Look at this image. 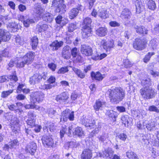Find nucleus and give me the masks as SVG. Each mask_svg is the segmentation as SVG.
Listing matches in <instances>:
<instances>
[{
	"label": "nucleus",
	"instance_id": "obj_1",
	"mask_svg": "<svg viewBox=\"0 0 159 159\" xmlns=\"http://www.w3.org/2000/svg\"><path fill=\"white\" fill-rule=\"evenodd\" d=\"M109 96L111 102L118 103L125 97V91L120 88H116L109 91Z\"/></svg>",
	"mask_w": 159,
	"mask_h": 159
},
{
	"label": "nucleus",
	"instance_id": "obj_2",
	"mask_svg": "<svg viewBox=\"0 0 159 159\" xmlns=\"http://www.w3.org/2000/svg\"><path fill=\"white\" fill-rule=\"evenodd\" d=\"M92 20L89 17L85 18L82 24V36L84 38H86L91 34V23Z\"/></svg>",
	"mask_w": 159,
	"mask_h": 159
},
{
	"label": "nucleus",
	"instance_id": "obj_3",
	"mask_svg": "<svg viewBox=\"0 0 159 159\" xmlns=\"http://www.w3.org/2000/svg\"><path fill=\"white\" fill-rule=\"evenodd\" d=\"M139 92L142 97L145 100L153 98L157 94V91L154 89L149 87L142 88Z\"/></svg>",
	"mask_w": 159,
	"mask_h": 159
},
{
	"label": "nucleus",
	"instance_id": "obj_4",
	"mask_svg": "<svg viewBox=\"0 0 159 159\" xmlns=\"http://www.w3.org/2000/svg\"><path fill=\"white\" fill-rule=\"evenodd\" d=\"M147 43V41L144 38H137L133 42V47L137 50H142L146 48Z\"/></svg>",
	"mask_w": 159,
	"mask_h": 159
},
{
	"label": "nucleus",
	"instance_id": "obj_5",
	"mask_svg": "<svg viewBox=\"0 0 159 159\" xmlns=\"http://www.w3.org/2000/svg\"><path fill=\"white\" fill-rule=\"evenodd\" d=\"M52 7H56V12L60 13L61 14L64 13L66 11L65 8L66 6L63 3L62 0H53Z\"/></svg>",
	"mask_w": 159,
	"mask_h": 159
},
{
	"label": "nucleus",
	"instance_id": "obj_6",
	"mask_svg": "<svg viewBox=\"0 0 159 159\" xmlns=\"http://www.w3.org/2000/svg\"><path fill=\"white\" fill-rule=\"evenodd\" d=\"M44 95V94L40 91L32 92L30 95L31 101L34 103L36 102L40 103L43 100Z\"/></svg>",
	"mask_w": 159,
	"mask_h": 159
},
{
	"label": "nucleus",
	"instance_id": "obj_7",
	"mask_svg": "<svg viewBox=\"0 0 159 159\" xmlns=\"http://www.w3.org/2000/svg\"><path fill=\"white\" fill-rule=\"evenodd\" d=\"M74 112H71L70 110L66 109L62 113L60 118L61 121L65 122L68 119L72 121L74 120Z\"/></svg>",
	"mask_w": 159,
	"mask_h": 159
},
{
	"label": "nucleus",
	"instance_id": "obj_8",
	"mask_svg": "<svg viewBox=\"0 0 159 159\" xmlns=\"http://www.w3.org/2000/svg\"><path fill=\"white\" fill-rule=\"evenodd\" d=\"M42 143L43 146L46 148H53L54 142L53 139L50 136L45 135L42 138Z\"/></svg>",
	"mask_w": 159,
	"mask_h": 159
},
{
	"label": "nucleus",
	"instance_id": "obj_9",
	"mask_svg": "<svg viewBox=\"0 0 159 159\" xmlns=\"http://www.w3.org/2000/svg\"><path fill=\"white\" fill-rule=\"evenodd\" d=\"M101 45L106 52H110L114 47V41L113 40L106 41L105 40H102Z\"/></svg>",
	"mask_w": 159,
	"mask_h": 159
},
{
	"label": "nucleus",
	"instance_id": "obj_10",
	"mask_svg": "<svg viewBox=\"0 0 159 159\" xmlns=\"http://www.w3.org/2000/svg\"><path fill=\"white\" fill-rule=\"evenodd\" d=\"M37 149L36 143L34 142L28 143L25 147V151L27 152L30 153L31 155H34Z\"/></svg>",
	"mask_w": 159,
	"mask_h": 159
},
{
	"label": "nucleus",
	"instance_id": "obj_11",
	"mask_svg": "<svg viewBox=\"0 0 159 159\" xmlns=\"http://www.w3.org/2000/svg\"><path fill=\"white\" fill-rule=\"evenodd\" d=\"M10 38V33L6 30L0 29V43L2 41L6 42Z\"/></svg>",
	"mask_w": 159,
	"mask_h": 159
},
{
	"label": "nucleus",
	"instance_id": "obj_12",
	"mask_svg": "<svg viewBox=\"0 0 159 159\" xmlns=\"http://www.w3.org/2000/svg\"><path fill=\"white\" fill-rule=\"evenodd\" d=\"M83 7L81 5L78 4L76 8L72 9L69 13L70 18L72 19L76 17L78 15L79 11H81Z\"/></svg>",
	"mask_w": 159,
	"mask_h": 159
},
{
	"label": "nucleus",
	"instance_id": "obj_13",
	"mask_svg": "<svg viewBox=\"0 0 159 159\" xmlns=\"http://www.w3.org/2000/svg\"><path fill=\"white\" fill-rule=\"evenodd\" d=\"M35 56L34 52H29L23 57V59L25 60L27 63V65L30 64L34 61Z\"/></svg>",
	"mask_w": 159,
	"mask_h": 159
},
{
	"label": "nucleus",
	"instance_id": "obj_14",
	"mask_svg": "<svg viewBox=\"0 0 159 159\" xmlns=\"http://www.w3.org/2000/svg\"><path fill=\"white\" fill-rule=\"evenodd\" d=\"M41 77L40 74L35 73L30 78L29 82L31 84L33 85L38 84L41 80Z\"/></svg>",
	"mask_w": 159,
	"mask_h": 159
},
{
	"label": "nucleus",
	"instance_id": "obj_15",
	"mask_svg": "<svg viewBox=\"0 0 159 159\" xmlns=\"http://www.w3.org/2000/svg\"><path fill=\"white\" fill-rule=\"evenodd\" d=\"M81 53L87 56H90L92 55L93 50L91 47L86 45H82L81 48Z\"/></svg>",
	"mask_w": 159,
	"mask_h": 159
},
{
	"label": "nucleus",
	"instance_id": "obj_16",
	"mask_svg": "<svg viewBox=\"0 0 159 159\" xmlns=\"http://www.w3.org/2000/svg\"><path fill=\"white\" fill-rule=\"evenodd\" d=\"M92 157V151L89 149H85L82 152L81 158V159H91Z\"/></svg>",
	"mask_w": 159,
	"mask_h": 159
},
{
	"label": "nucleus",
	"instance_id": "obj_17",
	"mask_svg": "<svg viewBox=\"0 0 159 159\" xmlns=\"http://www.w3.org/2000/svg\"><path fill=\"white\" fill-rule=\"evenodd\" d=\"M71 48L68 46H65L63 48L61 52L62 57L66 59H69L70 58V55L69 52Z\"/></svg>",
	"mask_w": 159,
	"mask_h": 159
},
{
	"label": "nucleus",
	"instance_id": "obj_18",
	"mask_svg": "<svg viewBox=\"0 0 159 159\" xmlns=\"http://www.w3.org/2000/svg\"><path fill=\"white\" fill-rule=\"evenodd\" d=\"M134 28L136 32L140 34H142L144 35L147 34L148 30L143 26H138L135 25Z\"/></svg>",
	"mask_w": 159,
	"mask_h": 159
},
{
	"label": "nucleus",
	"instance_id": "obj_19",
	"mask_svg": "<svg viewBox=\"0 0 159 159\" xmlns=\"http://www.w3.org/2000/svg\"><path fill=\"white\" fill-rule=\"evenodd\" d=\"M91 76L93 80L101 81L104 78L105 75L104 74L102 75L99 72L95 73L93 71L91 73Z\"/></svg>",
	"mask_w": 159,
	"mask_h": 159
},
{
	"label": "nucleus",
	"instance_id": "obj_20",
	"mask_svg": "<svg viewBox=\"0 0 159 159\" xmlns=\"http://www.w3.org/2000/svg\"><path fill=\"white\" fill-rule=\"evenodd\" d=\"M63 43L62 41H58L57 40H56L50 45V46L52 48L53 50L56 51L63 45Z\"/></svg>",
	"mask_w": 159,
	"mask_h": 159
},
{
	"label": "nucleus",
	"instance_id": "obj_21",
	"mask_svg": "<svg viewBox=\"0 0 159 159\" xmlns=\"http://www.w3.org/2000/svg\"><path fill=\"white\" fill-rule=\"evenodd\" d=\"M82 122L85 127H89L90 129L94 128V124L95 123L94 120H92L91 118L89 119L85 118L84 119Z\"/></svg>",
	"mask_w": 159,
	"mask_h": 159
},
{
	"label": "nucleus",
	"instance_id": "obj_22",
	"mask_svg": "<svg viewBox=\"0 0 159 159\" xmlns=\"http://www.w3.org/2000/svg\"><path fill=\"white\" fill-rule=\"evenodd\" d=\"M114 152L112 149L111 148H108L105 150L103 152V155L101 156L100 155V157H108L109 158H111L113 156Z\"/></svg>",
	"mask_w": 159,
	"mask_h": 159
},
{
	"label": "nucleus",
	"instance_id": "obj_23",
	"mask_svg": "<svg viewBox=\"0 0 159 159\" xmlns=\"http://www.w3.org/2000/svg\"><path fill=\"white\" fill-rule=\"evenodd\" d=\"M105 102L103 101L100 100L99 99L96 101L94 106L93 107L94 109L96 111H98L101 108L105 105Z\"/></svg>",
	"mask_w": 159,
	"mask_h": 159
},
{
	"label": "nucleus",
	"instance_id": "obj_24",
	"mask_svg": "<svg viewBox=\"0 0 159 159\" xmlns=\"http://www.w3.org/2000/svg\"><path fill=\"white\" fill-rule=\"evenodd\" d=\"M107 32V30L105 27H100L96 30V34L99 36H105Z\"/></svg>",
	"mask_w": 159,
	"mask_h": 159
},
{
	"label": "nucleus",
	"instance_id": "obj_25",
	"mask_svg": "<svg viewBox=\"0 0 159 159\" xmlns=\"http://www.w3.org/2000/svg\"><path fill=\"white\" fill-rule=\"evenodd\" d=\"M109 136L108 133H104L98 137L99 142L102 143H104L107 142L109 138Z\"/></svg>",
	"mask_w": 159,
	"mask_h": 159
},
{
	"label": "nucleus",
	"instance_id": "obj_26",
	"mask_svg": "<svg viewBox=\"0 0 159 159\" xmlns=\"http://www.w3.org/2000/svg\"><path fill=\"white\" fill-rule=\"evenodd\" d=\"M136 7V12L140 13L143 9V6L141 0H136L135 2Z\"/></svg>",
	"mask_w": 159,
	"mask_h": 159
},
{
	"label": "nucleus",
	"instance_id": "obj_27",
	"mask_svg": "<svg viewBox=\"0 0 159 159\" xmlns=\"http://www.w3.org/2000/svg\"><path fill=\"white\" fill-rule=\"evenodd\" d=\"M131 15V12L128 9H124L122 11L121 15V17L125 20L127 19L130 17Z\"/></svg>",
	"mask_w": 159,
	"mask_h": 159
},
{
	"label": "nucleus",
	"instance_id": "obj_28",
	"mask_svg": "<svg viewBox=\"0 0 159 159\" xmlns=\"http://www.w3.org/2000/svg\"><path fill=\"white\" fill-rule=\"evenodd\" d=\"M48 28V25L46 24H42L41 22H39L37 26V29L40 32L47 30Z\"/></svg>",
	"mask_w": 159,
	"mask_h": 159
},
{
	"label": "nucleus",
	"instance_id": "obj_29",
	"mask_svg": "<svg viewBox=\"0 0 159 159\" xmlns=\"http://www.w3.org/2000/svg\"><path fill=\"white\" fill-rule=\"evenodd\" d=\"M42 19L43 20L50 23L53 20V16L51 13H47L43 16Z\"/></svg>",
	"mask_w": 159,
	"mask_h": 159
},
{
	"label": "nucleus",
	"instance_id": "obj_30",
	"mask_svg": "<svg viewBox=\"0 0 159 159\" xmlns=\"http://www.w3.org/2000/svg\"><path fill=\"white\" fill-rule=\"evenodd\" d=\"M98 16L102 19H105L108 17V12L107 10L100 9L98 11Z\"/></svg>",
	"mask_w": 159,
	"mask_h": 159
},
{
	"label": "nucleus",
	"instance_id": "obj_31",
	"mask_svg": "<svg viewBox=\"0 0 159 159\" xmlns=\"http://www.w3.org/2000/svg\"><path fill=\"white\" fill-rule=\"evenodd\" d=\"M73 133L74 135H76L79 137H82L84 135V131L80 127L76 128Z\"/></svg>",
	"mask_w": 159,
	"mask_h": 159
},
{
	"label": "nucleus",
	"instance_id": "obj_32",
	"mask_svg": "<svg viewBox=\"0 0 159 159\" xmlns=\"http://www.w3.org/2000/svg\"><path fill=\"white\" fill-rule=\"evenodd\" d=\"M34 8L36 13L39 16H41V14L44 12V10L42 8L40 4L37 3L35 4Z\"/></svg>",
	"mask_w": 159,
	"mask_h": 159
},
{
	"label": "nucleus",
	"instance_id": "obj_33",
	"mask_svg": "<svg viewBox=\"0 0 159 159\" xmlns=\"http://www.w3.org/2000/svg\"><path fill=\"white\" fill-rule=\"evenodd\" d=\"M72 69L79 77L83 79L85 77V74L83 72L80 70L75 67H73Z\"/></svg>",
	"mask_w": 159,
	"mask_h": 159
},
{
	"label": "nucleus",
	"instance_id": "obj_34",
	"mask_svg": "<svg viewBox=\"0 0 159 159\" xmlns=\"http://www.w3.org/2000/svg\"><path fill=\"white\" fill-rule=\"evenodd\" d=\"M22 104L20 102H17L16 104H12L11 105H9L8 106V108L11 110L13 111H19L20 110H19V108L18 107L19 105H22Z\"/></svg>",
	"mask_w": 159,
	"mask_h": 159
},
{
	"label": "nucleus",
	"instance_id": "obj_35",
	"mask_svg": "<svg viewBox=\"0 0 159 159\" xmlns=\"http://www.w3.org/2000/svg\"><path fill=\"white\" fill-rule=\"evenodd\" d=\"M127 157L130 159H139L137 154L131 151H129L126 152Z\"/></svg>",
	"mask_w": 159,
	"mask_h": 159
},
{
	"label": "nucleus",
	"instance_id": "obj_36",
	"mask_svg": "<svg viewBox=\"0 0 159 159\" xmlns=\"http://www.w3.org/2000/svg\"><path fill=\"white\" fill-rule=\"evenodd\" d=\"M34 20L31 18L28 19H24L23 24L24 26L26 27H28L30 25L34 23Z\"/></svg>",
	"mask_w": 159,
	"mask_h": 159
},
{
	"label": "nucleus",
	"instance_id": "obj_37",
	"mask_svg": "<svg viewBox=\"0 0 159 159\" xmlns=\"http://www.w3.org/2000/svg\"><path fill=\"white\" fill-rule=\"evenodd\" d=\"M31 44L32 49L35 50L37 48L38 43V39L37 36H34L31 39Z\"/></svg>",
	"mask_w": 159,
	"mask_h": 159
},
{
	"label": "nucleus",
	"instance_id": "obj_38",
	"mask_svg": "<svg viewBox=\"0 0 159 159\" xmlns=\"http://www.w3.org/2000/svg\"><path fill=\"white\" fill-rule=\"evenodd\" d=\"M141 83L142 85L145 86V87H148L151 84L150 79L148 78L142 80Z\"/></svg>",
	"mask_w": 159,
	"mask_h": 159
},
{
	"label": "nucleus",
	"instance_id": "obj_39",
	"mask_svg": "<svg viewBox=\"0 0 159 159\" xmlns=\"http://www.w3.org/2000/svg\"><path fill=\"white\" fill-rule=\"evenodd\" d=\"M148 8L152 10H154L156 7L155 2L152 0H150L148 1Z\"/></svg>",
	"mask_w": 159,
	"mask_h": 159
},
{
	"label": "nucleus",
	"instance_id": "obj_40",
	"mask_svg": "<svg viewBox=\"0 0 159 159\" xmlns=\"http://www.w3.org/2000/svg\"><path fill=\"white\" fill-rule=\"evenodd\" d=\"M63 17L61 16H58L56 18V20L57 23L58 24H62L63 25H64L67 22V20H66V21L64 22V20L63 19Z\"/></svg>",
	"mask_w": 159,
	"mask_h": 159
},
{
	"label": "nucleus",
	"instance_id": "obj_41",
	"mask_svg": "<svg viewBox=\"0 0 159 159\" xmlns=\"http://www.w3.org/2000/svg\"><path fill=\"white\" fill-rule=\"evenodd\" d=\"M129 118L127 115H124L122 116L121 118V120L122 122L124 125L125 126H128V124L129 123Z\"/></svg>",
	"mask_w": 159,
	"mask_h": 159
},
{
	"label": "nucleus",
	"instance_id": "obj_42",
	"mask_svg": "<svg viewBox=\"0 0 159 159\" xmlns=\"http://www.w3.org/2000/svg\"><path fill=\"white\" fill-rule=\"evenodd\" d=\"M155 53L153 52H148L143 58V61L145 63H147L150 60L151 57Z\"/></svg>",
	"mask_w": 159,
	"mask_h": 159
},
{
	"label": "nucleus",
	"instance_id": "obj_43",
	"mask_svg": "<svg viewBox=\"0 0 159 159\" xmlns=\"http://www.w3.org/2000/svg\"><path fill=\"white\" fill-rule=\"evenodd\" d=\"M123 65L125 67L127 68H129L132 66V63L128 59L124 60Z\"/></svg>",
	"mask_w": 159,
	"mask_h": 159
},
{
	"label": "nucleus",
	"instance_id": "obj_44",
	"mask_svg": "<svg viewBox=\"0 0 159 159\" xmlns=\"http://www.w3.org/2000/svg\"><path fill=\"white\" fill-rule=\"evenodd\" d=\"M13 92V90L3 91L2 93L1 97L3 98H6Z\"/></svg>",
	"mask_w": 159,
	"mask_h": 159
},
{
	"label": "nucleus",
	"instance_id": "obj_45",
	"mask_svg": "<svg viewBox=\"0 0 159 159\" xmlns=\"http://www.w3.org/2000/svg\"><path fill=\"white\" fill-rule=\"evenodd\" d=\"M7 78L9 79L14 80L15 82L18 80L17 77L16 75L15 71H14V73H13V75H8Z\"/></svg>",
	"mask_w": 159,
	"mask_h": 159
},
{
	"label": "nucleus",
	"instance_id": "obj_46",
	"mask_svg": "<svg viewBox=\"0 0 159 159\" xmlns=\"http://www.w3.org/2000/svg\"><path fill=\"white\" fill-rule=\"evenodd\" d=\"M149 45L152 47L153 49L156 48L157 46L156 39H152L150 42Z\"/></svg>",
	"mask_w": 159,
	"mask_h": 159
},
{
	"label": "nucleus",
	"instance_id": "obj_47",
	"mask_svg": "<svg viewBox=\"0 0 159 159\" xmlns=\"http://www.w3.org/2000/svg\"><path fill=\"white\" fill-rule=\"evenodd\" d=\"M76 25L74 24L71 23L68 26V31L69 32H72L76 29Z\"/></svg>",
	"mask_w": 159,
	"mask_h": 159
},
{
	"label": "nucleus",
	"instance_id": "obj_48",
	"mask_svg": "<svg viewBox=\"0 0 159 159\" xmlns=\"http://www.w3.org/2000/svg\"><path fill=\"white\" fill-rule=\"evenodd\" d=\"M49 116L51 118H53L56 115L57 112L55 110L50 109L48 111Z\"/></svg>",
	"mask_w": 159,
	"mask_h": 159
},
{
	"label": "nucleus",
	"instance_id": "obj_49",
	"mask_svg": "<svg viewBox=\"0 0 159 159\" xmlns=\"http://www.w3.org/2000/svg\"><path fill=\"white\" fill-rule=\"evenodd\" d=\"M27 116L28 119H34L36 115L34 111H30L28 113Z\"/></svg>",
	"mask_w": 159,
	"mask_h": 159
},
{
	"label": "nucleus",
	"instance_id": "obj_50",
	"mask_svg": "<svg viewBox=\"0 0 159 159\" xmlns=\"http://www.w3.org/2000/svg\"><path fill=\"white\" fill-rule=\"evenodd\" d=\"M7 27L8 28H17L18 25L17 23L15 22H10L7 24Z\"/></svg>",
	"mask_w": 159,
	"mask_h": 159
},
{
	"label": "nucleus",
	"instance_id": "obj_51",
	"mask_svg": "<svg viewBox=\"0 0 159 159\" xmlns=\"http://www.w3.org/2000/svg\"><path fill=\"white\" fill-rule=\"evenodd\" d=\"M67 129L66 125H64L62 127V129H61L60 132V135L61 138H62L64 137V134L66 133Z\"/></svg>",
	"mask_w": 159,
	"mask_h": 159
},
{
	"label": "nucleus",
	"instance_id": "obj_52",
	"mask_svg": "<svg viewBox=\"0 0 159 159\" xmlns=\"http://www.w3.org/2000/svg\"><path fill=\"white\" fill-rule=\"evenodd\" d=\"M148 110L151 111L155 112L156 113H159V109L154 105L151 106L149 107Z\"/></svg>",
	"mask_w": 159,
	"mask_h": 159
},
{
	"label": "nucleus",
	"instance_id": "obj_53",
	"mask_svg": "<svg viewBox=\"0 0 159 159\" xmlns=\"http://www.w3.org/2000/svg\"><path fill=\"white\" fill-rule=\"evenodd\" d=\"M68 70H69L67 67H62L61 68L58 70L57 72V73L58 74H64V73L68 72Z\"/></svg>",
	"mask_w": 159,
	"mask_h": 159
},
{
	"label": "nucleus",
	"instance_id": "obj_54",
	"mask_svg": "<svg viewBox=\"0 0 159 159\" xmlns=\"http://www.w3.org/2000/svg\"><path fill=\"white\" fill-rule=\"evenodd\" d=\"M27 124L31 127L36 126L35 125V120L34 119H28L27 121Z\"/></svg>",
	"mask_w": 159,
	"mask_h": 159
},
{
	"label": "nucleus",
	"instance_id": "obj_55",
	"mask_svg": "<svg viewBox=\"0 0 159 159\" xmlns=\"http://www.w3.org/2000/svg\"><path fill=\"white\" fill-rule=\"evenodd\" d=\"M22 60L21 61L17 63L16 66L18 67H23L25 65L27 64V63L26 61H25V60L23 59V58H22Z\"/></svg>",
	"mask_w": 159,
	"mask_h": 159
},
{
	"label": "nucleus",
	"instance_id": "obj_56",
	"mask_svg": "<svg viewBox=\"0 0 159 159\" xmlns=\"http://www.w3.org/2000/svg\"><path fill=\"white\" fill-rule=\"evenodd\" d=\"M155 127V123L154 122H151L146 125V127L148 130L150 131H151L152 129Z\"/></svg>",
	"mask_w": 159,
	"mask_h": 159
},
{
	"label": "nucleus",
	"instance_id": "obj_57",
	"mask_svg": "<svg viewBox=\"0 0 159 159\" xmlns=\"http://www.w3.org/2000/svg\"><path fill=\"white\" fill-rule=\"evenodd\" d=\"M16 42L17 45H21L23 43V40L19 36H17L16 38Z\"/></svg>",
	"mask_w": 159,
	"mask_h": 159
},
{
	"label": "nucleus",
	"instance_id": "obj_58",
	"mask_svg": "<svg viewBox=\"0 0 159 159\" xmlns=\"http://www.w3.org/2000/svg\"><path fill=\"white\" fill-rule=\"evenodd\" d=\"M78 49L76 48H73L71 50V54L73 57H75L77 56Z\"/></svg>",
	"mask_w": 159,
	"mask_h": 159
},
{
	"label": "nucleus",
	"instance_id": "obj_59",
	"mask_svg": "<svg viewBox=\"0 0 159 159\" xmlns=\"http://www.w3.org/2000/svg\"><path fill=\"white\" fill-rule=\"evenodd\" d=\"M114 112L112 110L107 111L106 114L110 117L114 118L115 119L116 116L114 115Z\"/></svg>",
	"mask_w": 159,
	"mask_h": 159
},
{
	"label": "nucleus",
	"instance_id": "obj_60",
	"mask_svg": "<svg viewBox=\"0 0 159 159\" xmlns=\"http://www.w3.org/2000/svg\"><path fill=\"white\" fill-rule=\"evenodd\" d=\"M48 66L53 71H55L57 67L56 65L53 63H49Z\"/></svg>",
	"mask_w": 159,
	"mask_h": 159
},
{
	"label": "nucleus",
	"instance_id": "obj_61",
	"mask_svg": "<svg viewBox=\"0 0 159 159\" xmlns=\"http://www.w3.org/2000/svg\"><path fill=\"white\" fill-rule=\"evenodd\" d=\"M18 142V141L17 140H14L10 142L9 144L10 146V149L15 148V146H16Z\"/></svg>",
	"mask_w": 159,
	"mask_h": 159
},
{
	"label": "nucleus",
	"instance_id": "obj_62",
	"mask_svg": "<svg viewBox=\"0 0 159 159\" xmlns=\"http://www.w3.org/2000/svg\"><path fill=\"white\" fill-rule=\"evenodd\" d=\"M92 58L94 60H96L99 59V54L96 51L94 52V53H92Z\"/></svg>",
	"mask_w": 159,
	"mask_h": 159
},
{
	"label": "nucleus",
	"instance_id": "obj_63",
	"mask_svg": "<svg viewBox=\"0 0 159 159\" xmlns=\"http://www.w3.org/2000/svg\"><path fill=\"white\" fill-rule=\"evenodd\" d=\"M73 141H70V142H67L65 144V148L68 150L70 148H73Z\"/></svg>",
	"mask_w": 159,
	"mask_h": 159
},
{
	"label": "nucleus",
	"instance_id": "obj_64",
	"mask_svg": "<svg viewBox=\"0 0 159 159\" xmlns=\"http://www.w3.org/2000/svg\"><path fill=\"white\" fill-rule=\"evenodd\" d=\"M149 72L153 77H156L159 76V72L158 71L150 70H149Z\"/></svg>",
	"mask_w": 159,
	"mask_h": 159
}]
</instances>
